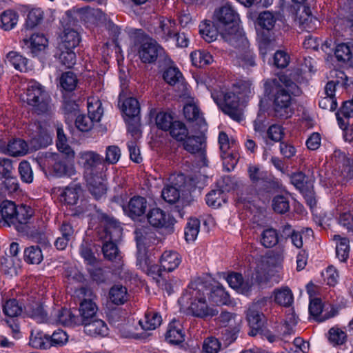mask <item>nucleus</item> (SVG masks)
Instances as JSON below:
<instances>
[{"instance_id": "f257e3e1", "label": "nucleus", "mask_w": 353, "mask_h": 353, "mask_svg": "<svg viewBox=\"0 0 353 353\" xmlns=\"http://www.w3.org/2000/svg\"><path fill=\"white\" fill-rule=\"evenodd\" d=\"M212 19L223 40L238 50L236 63L246 68L255 65L254 57L248 50L249 42L241 25L239 14L232 3L225 2L215 8Z\"/></svg>"}, {"instance_id": "f03ea898", "label": "nucleus", "mask_w": 353, "mask_h": 353, "mask_svg": "<svg viewBox=\"0 0 353 353\" xmlns=\"http://www.w3.org/2000/svg\"><path fill=\"white\" fill-rule=\"evenodd\" d=\"M252 83L249 79H241L229 90L219 88L211 92V97L222 112L234 121L240 122L243 119L242 107L245 99L252 94Z\"/></svg>"}, {"instance_id": "7ed1b4c3", "label": "nucleus", "mask_w": 353, "mask_h": 353, "mask_svg": "<svg viewBox=\"0 0 353 353\" xmlns=\"http://www.w3.org/2000/svg\"><path fill=\"white\" fill-rule=\"evenodd\" d=\"M207 288L206 281L199 278L192 281L178 303L181 310L185 311L193 316L208 319L216 316L219 311L214 305H209L205 299Z\"/></svg>"}, {"instance_id": "20e7f679", "label": "nucleus", "mask_w": 353, "mask_h": 353, "mask_svg": "<svg viewBox=\"0 0 353 353\" xmlns=\"http://www.w3.org/2000/svg\"><path fill=\"white\" fill-rule=\"evenodd\" d=\"M265 92L272 95L273 106L276 117L287 119L293 112L291 94L296 93V85L285 74L277 79L267 80L264 83Z\"/></svg>"}, {"instance_id": "39448f33", "label": "nucleus", "mask_w": 353, "mask_h": 353, "mask_svg": "<svg viewBox=\"0 0 353 353\" xmlns=\"http://www.w3.org/2000/svg\"><path fill=\"white\" fill-rule=\"evenodd\" d=\"M135 238L137 247V265L143 272L157 279L161 275V268L148 255L150 248L158 241L154 233L148 228H139L135 231Z\"/></svg>"}, {"instance_id": "423d86ee", "label": "nucleus", "mask_w": 353, "mask_h": 353, "mask_svg": "<svg viewBox=\"0 0 353 353\" xmlns=\"http://www.w3.org/2000/svg\"><path fill=\"white\" fill-rule=\"evenodd\" d=\"M270 270V258L263 256L256 259L255 277L252 275L250 279L245 280L241 274L232 272L227 276L226 281L230 287L238 293L248 296L252 291L254 282L259 283L266 279Z\"/></svg>"}, {"instance_id": "0eeeda50", "label": "nucleus", "mask_w": 353, "mask_h": 353, "mask_svg": "<svg viewBox=\"0 0 353 353\" xmlns=\"http://www.w3.org/2000/svg\"><path fill=\"white\" fill-rule=\"evenodd\" d=\"M33 214V209L27 205H17L13 201H3L0 204V227L14 226L19 230L29 223Z\"/></svg>"}, {"instance_id": "6e6552de", "label": "nucleus", "mask_w": 353, "mask_h": 353, "mask_svg": "<svg viewBox=\"0 0 353 353\" xmlns=\"http://www.w3.org/2000/svg\"><path fill=\"white\" fill-rule=\"evenodd\" d=\"M104 228L99 232V237L103 241L102 250L104 256L114 261L120 257L119 252L115 242L122 235V228L120 223L113 218L103 216Z\"/></svg>"}, {"instance_id": "1a4fd4ad", "label": "nucleus", "mask_w": 353, "mask_h": 353, "mask_svg": "<svg viewBox=\"0 0 353 353\" xmlns=\"http://www.w3.org/2000/svg\"><path fill=\"white\" fill-rule=\"evenodd\" d=\"M36 159L43 172L52 173L57 177H71L76 174L74 165L59 154L39 152Z\"/></svg>"}, {"instance_id": "9d476101", "label": "nucleus", "mask_w": 353, "mask_h": 353, "mask_svg": "<svg viewBox=\"0 0 353 353\" xmlns=\"http://www.w3.org/2000/svg\"><path fill=\"white\" fill-rule=\"evenodd\" d=\"M134 44L137 46L139 58L144 63H152L164 53L157 41L145 35L141 30L134 32Z\"/></svg>"}, {"instance_id": "9b49d317", "label": "nucleus", "mask_w": 353, "mask_h": 353, "mask_svg": "<svg viewBox=\"0 0 353 353\" xmlns=\"http://www.w3.org/2000/svg\"><path fill=\"white\" fill-rule=\"evenodd\" d=\"M50 98L44 87L34 80L28 82L26 101L33 106L38 114L47 112L50 108Z\"/></svg>"}, {"instance_id": "f8f14e48", "label": "nucleus", "mask_w": 353, "mask_h": 353, "mask_svg": "<svg viewBox=\"0 0 353 353\" xmlns=\"http://www.w3.org/2000/svg\"><path fill=\"white\" fill-rule=\"evenodd\" d=\"M78 163L85 170V176H94L103 173L105 169L103 157L92 150L82 151L78 154Z\"/></svg>"}, {"instance_id": "ddd939ff", "label": "nucleus", "mask_w": 353, "mask_h": 353, "mask_svg": "<svg viewBox=\"0 0 353 353\" xmlns=\"http://www.w3.org/2000/svg\"><path fill=\"white\" fill-rule=\"evenodd\" d=\"M28 135L31 137V145L35 149L46 147L52 141L46 123H32L28 128Z\"/></svg>"}, {"instance_id": "4468645a", "label": "nucleus", "mask_w": 353, "mask_h": 353, "mask_svg": "<svg viewBox=\"0 0 353 353\" xmlns=\"http://www.w3.org/2000/svg\"><path fill=\"white\" fill-rule=\"evenodd\" d=\"M23 42L30 50L32 57L41 60L48 53V40L43 34H33L30 38L23 39Z\"/></svg>"}, {"instance_id": "2eb2a0df", "label": "nucleus", "mask_w": 353, "mask_h": 353, "mask_svg": "<svg viewBox=\"0 0 353 353\" xmlns=\"http://www.w3.org/2000/svg\"><path fill=\"white\" fill-rule=\"evenodd\" d=\"M232 179L229 176H225L218 182L219 188L212 190L206 195V203L212 208H216L227 201L225 191H229L232 188L229 185Z\"/></svg>"}, {"instance_id": "dca6fc26", "label": "nucleus", "mask_w": 353, "mask_h": 353, "mask_svg": "<svg viewBox=\"0 0 353 353\" xmlns=\"http://www.w3.org/2000/svg\"><path fill=\"white\" fill-rule=\"evenodd\" d=\"M265 303L266 299L263 298L254 303L248 310L247 320L252 328L250 332V334L252 336L257 335L263 327V314L259 309L264 306Z\"/></svg>"}, {"instance_id": "f3484780", "label": "nucleus", "mask_w": 353, "mask_h": 353, "mask_svg": "<svg viewBox=\"0 0 353 353\" xmlns=\"http://www.w3.org/2000/svg\"><path fill=\"white\" fill-rule=\"evenodd\" d=\"M147 219L148 223L157 228H167L174 225V219L170 214L159 208L150 210Z\"/></svg>"}, {"instance_id": "a211bd4d", "label": "nucleus", "mask_w": 353, "mask_h": 353, "mask_svg": "<svg viewBox=\"0 0 353 353\" xmlns=\"http://www.w3.org/2000/svg\"><path fill=\"white\" fill-rule=\"evenodd\" d=\"M61 203L65 205H75L79 199L82 190L77 183H70L66 187L59 188L57 190Z\"/></svg>"}, {"instance_id": "6ab92c4d", "label": "nucleus", "mask_w": 353, "mask_h": 353, "mask_svg": "<svg viewBox=\"0 0 353 353\" xmlns=\"http://www.w3.org/2000/svg\"><path fill=\"white\" fill-rule=\"evenodd\" d=\"M147 208V201L145 198L140 196H135L130 199L127 205L123 207L125 214L135 219L145 212Z\"/></svg>"}, {"instance_id": "aec40b11", "label": "nucleus", "mask_w": 353, "mask_h": 353, "mask_svg": "<svg viewBox=\"0 0 353 353\" xmlns=\"http://www.w3.org/2000/svg\"><path fill=\"white\" fill-rule=\"evenodd\" d=\"M49 323L70 326L78 323V317L70 309L61 308L54 310Z\"/></svg>"}, {"instance_id": "412c9836", "label": "nucleus", "mask_w": 353, "mask_h": 353, "mask_svg": "<svg viewBox=\"0 0 353 353\" xmlns=\"http://www.w3.org/2000/svg\"><path fill=\"white\" fill-rule=\"evenodd\" d=\"M85 179L90 193L96 199H99L105 194L107 187L103 173L86 176Z\"/></svg>"}, {"instance_id": "4be33fe9", "label": "nucleus", "mask_w": 353, "mask_h": 353, "mask_svg": "<svg viewBox=\"0 0 353 353\" xmlns=\"http://www.w3.org/2000/svg\"><path fill=\"white\" fill-rule=\"evenodd\" d=\"M74 17L85 23L92 22L101 19L103 12L99 9H93L90 7L74 8L71 10Z\"/></svg>"}, {"instance_id": "5701e85b", "label": "nucleus", "mask_w": 353, "mask_h": 353, "mask_svg": "<svg viewBox=\"0 0 353 353\" xmlns=\"http://www.w3.org/2000/svg\"><path fill=\"white\" fill-rule=\"evenodd\" d=\"M204 139L201 136L188 137L183 143L184 149L188 152L196 154L199 153L202 159V165H206V160L203 151Z\"/></svg>"}, {"instance_id": "b1692460", "label": "nucleus", "mask_w": 353, "mask_h": 353, "mask_svg": "<svg viewBox=\"0 0 353 353\" xmlns=\"http://www.w3.org/2000/svg\"><path fill=\"white\" fill-rule=\"evenodd\" d=\"M84 332L94 336H105L108 334V327L106 323L97 319H92L88 321H83Z\"/></svg>"}, {"instance_id": "393cba45", "label": "nucleus", "mask_w": 353, "mask_h": 353, "mask_svg": "<svg viewBox=\"0 0 353 353\" xmlns=\"http://www.w3.org/2000/svg\"><path fill=\"white\" fill-rule=\"evenodd\" d=\"M183 113L185 117L189 120L196 123L199 127L205 125V121L197 105V101L194 99H190L183 108Z\"/></svg>"}, {"instance_id": "a878e982", "label": "nucleus", "mask_w": 353, "mask_h": 353, "mask_svg": "<svg viewBox=\"0 0 353 353\" xmlns=\"http://www.w3.org/2000/svg\"><path fill=\"white\" fill-rule=\"evenodd\" d=\"M181 261V257L177 252L166 250L160 259L161 268L164 271L172 272L179 267Z\"/></svg>"}, {"instance_id": "bb28decb", "label": "nucleus", "mask_w": 353, "mask_h": 353, "mask_svg": "<svg viewBox=\"0 0 353 353\" xmlns=\"http://www.w3.org/2000/svg\"><path fill=\"white\" fill-rule=\"evenodd\" d=\"M272 298L275 303L284 307L290 306L293 302V294L287 286L276 288Z\"/></svg>"}, {"instance_id": "cd10ccee", "label": "nucleus", "mask_w": 353, "mask_h": 353, "mask_svg": "<svg viewBox=\"0 0 353 353\" xmlns=\"http://www.w3.org/2000/svg\"><path fill=\"white\" fill-rule=\"evenodd\" d=\"M332 160L341 167L343 166V170L340 175L337 176V182L343 183L345 179L348 176V174L350 171V160L347 159L345 153L341 152L340 150H335L332 154Z\"/></svg>"}, {"instance_id": "c85d7f7f", "label": "nucleus", "mask_w": 353, "mask_h": 353, "mask_svg": "<svg viewBox=\"0 0 353 353\" xmlns=\"http://www.w3.org/2000/svg\"><path fill=\"white\" fill-rule=\"evenodd\" d=\"M29 344L34 348L48 349L50 347V336L39 330H32Z\"/></svg>"}, {"instance_id": "c756f323", "label": "nucleus", "mask_w": 353, "mask_h": 353, "mask_svg": "<svg viewBox=\"0 0 353 353\" xmlns=\"http://www.w3.org/2000/svg\"><path fill=\"white\" fill-rule=\"evenodd\" d=\"M350 207L341 201L336 208V213L339 215V223L348 231L353 230V216L350 213Z\"/></svg>"}, {"instance_id": "7c9ffc66", "label": "nucleus", "mask_w": 353, "mask_h": 353, "mask_svg": "<svg viewBox=\"0 0 353 353\" xmlns=\"http://www.w3.org/2000/svg\"><path fill=\"white\" fill-rule=\"evenodd\" d=\"M165 340L171 344H179L184 341V334L179 321H172L165 334Z\"/></svg>"}, {"instance_id": "2f4dec72", "label": "nucleus", "mask_w": 353, "mask_h": 353, "mask_svg": "<svg viewBox=\"0 0 353 353\" xmlns=\"http://www.w3.org/2000/svg\"><path fill=\"white\" fill-rule=\"evenodd\" d=\"M208 291L205 294L210 292L209 301L210 303H214L216 305H227L230 301V296L225 290L221 285H216L212 289H209L207 286Z\"/></svg>"}, {"instance_id": "473e14b6", "label": "nucleus", "mask_w": 353, "mask_h": 353, "mask_svg": "<svg viewBox=\"0 0 353 353\" xmlns=\"http://www.w3.org/2000/svg\"><path fill=\"white\" fill-rule=\"evenodd\" d=\"M334 54L339 61L351 65L353 59V43L350 42L337 45Z\"/></svg>"}, {"instance_id": "72a5a7b5", "label": "nucleus", "mask_w": 353, "mask_h": 353, "mask_svg": "<svg viewBox=\"0 0 353 353\" xmlns=\"http://www.w3.org/2000/svg\"><path fill=\"white\" fill-rule=\"evenodd\" d=\"M192 63L197 68H202L211 64L214 61L212 54L205 50H196L190 53Z\"/></svg>"}, {"instance_id": "f704fd0d", "label": "nucleus", "mask_w": 353, "mask_h": 353, "mask_svg": "<svg viewBox=\"0 0 353 353\" xmlns=\"http://www.w3.org/2000/svg\"><path fill=\"white\" fill-rule=\"evenodd\" d=\"M3 152L13 157L23 156L28 152V145L21 139H13L8 142Z\"/></svg>"}, {"instance_id": "c9c22d12", "label": "nucleus", "mask_w": 353, "mask_h": 353, "mask_svg": "<svg viewBox=\"0 0 353 353\" xmlns=\"http://www.w3.org/2000/svg\"><path fill=\"white\" fill-rule=\"evenodd\" d=\"M334 239L336 241V257L341 262L346 261L349 257L350 250L349 239L340 235H334Z\"/></svg>"}, {"instance_id": "e433bc0d", "label": "nucleus", "mask_w": 353, "mask_h": 353, "mask_svg": "<svg viewBox=\"0 0 353 353\" xmlns=\"http://www.w3.org/2000/svg\"><path fill=\"white\" fill-rule=\"evenodd\" d=\"M327 340L334 347L344 345L347 341V334L343 329L334 326L327 332Z\"/></svg>"}, {"instance_id": "4c0bfd02", "label": "nucleus", "mask_w": 353, "mask_h": 353, "mask_svg": "<svg viewBox=\"0 0 353 353\" xmlns=\"http://www.w3.org/2000/svg\"><path fill=\"white\" fill-rule=\"evenodd\" d=\"M61 39L60 48H64L65 50L74 49L80 42L79 33L71 29H65L61 37Z\"/></svg>"}, {"instance_id": "58836bf2", "label": "nucleus", "mask_w": 353, "mask_h": 353, "mask_svg": "<svg viewBox=\"0 0 353 353\" xmlns=\"http://www.w3.org/2000/svg\"><path fill=\"white\" fill-rule=\"evenodd\" d=\"M19 21L18 14L12 10H6L0 14V28L9 31L15 28Z\"/></svg>"}, {"instance_id": "ea45409f", "label": "nucleus", "mask_w": 353, "mask_h": 353, "mask_svg": "<svg viewBox=\"0 0 353 353\" xmlns=\"http://www.w3.org/2000/svg\"><path fill=\"white\" fill-rule=\"evenodd\" d=\"M127 288L121 285H113L109 291V301L115 305H121L128 300Z\"/></svg>"}, {"instance_id": "a19ab883", "label": "nucleus", "mask_w": 353, "mask_h": 353, "mask_svg": "<svg viewBox=\"0 0 353 353\" xmlns=\"http://www.w3.org/2000/svg\"><path fill=\"white\" fill-rule=\"evenodd\" d=\"M88 112L92 119L96 122L100 121L103 114V109L101 101L98 97H88L87 101Z\"/></svg>"}, {"instance_id": "79ce46f5", "label": "nucleus", "mask_w": 353, "mask_h": 353, "mask_svg": "<svg viewBox=\"0 0 353 353\" xmlns=\"http://www.w3.org/2000/svg\"><path fill=\"white\" fill-rule=\"evenodd\" d=\"M219 144L221 152V157L223 159V164H225L228 162V159H230L232 161L230 166L233 168L236 163V160L228 152L230 149L229 139L225 132H221L219 133Z\"/></svg>"}, {"instance_id": "37998d69", "label": "nucleus", "mask_w": 353, "mask_h": 353, "mask_svg": "<svg viewBox=\"0 0 353 353\" xmlns=\"http://www.w3.org/2000/svg\"><path fill=\"white\" fill-rule=\"evenodd\" d=\"M162 322V318L159 313L148 312L143 319L139 321V324L145 330H152L158 327Z\"/></svg>"}, {"instance_id": "c03bdc74", "label": "nucleus", "mask_w": 353, "mask_h": 353, "mask_svg": "<svg viewBox=\"0 0 353 353\" xmlns=\"http://www.w3.org/2000/svg\"><path fill=\"white\" fill-rule=\"evenodd\" d=\"M97 311V307L95 303L90 299H84L80 304L79 312L82 317V323L83 321H88L94 318Z\"/></svg>"}, {"instance_id": "a18cd8bd", "label": "nucleus", "mask_w": 353, "mask_h": 353, "mask_svg": "<svg viewBox=\"0 0 353 353\" xmlns=\"http://www.w3.org/2000/svg\"><path fill=\"white\" fill-rule=\"evenodd\" d=\"M57 148L58 150L65 154L68 158L73 159L74 157V152L68 144L67 138L63 132V128L57 127Z\"/></svg>"}, {"instance_id": "49530a36", "label": "nucleus", "mask_w": 353, "mask_h": 353, "mask_svg": "<svg viewBox=\"0 0 353 353\" xmlns=\"http://www.w3.org/2000/svg\"><path fill=\"white\" fill-rule=\"evenodd\" d=\"M219 30L215 26H212L210 21H204L199 25V33L202 38L207 42L215 41Z\"/></svg>"}, {"instance_id": "de8ad7c7", "label": "nucleus", "mask_w": 353, "mask_h": 353, "mask_svg": "<svg viewBox=\"0 0 353 353\" xmlns=\"http://www.w3.org/2000/svg\"><path fill=\"white\" fill-rule=\"evenodd\" d=\"M121 110L125 117L135 118L140 112L139 103L137 99L134 97L127 98L122 103Z\"/></svg>"}, {"instance_id": "09e8293b", "label": "nucleus", "mask_w": 353, "mask_h": 353, "mask_svg": "<svg viewBox=\"0 0 353 353\" xmlns=\"http://www.w3.org/2000/svg\"><path fill=\"white\" fill-rule=\"evenodd\" d=\"M77 83L78 79L76 74L70 71L62 73L59 79L60 87L67 92H72L75 90Z\"/></svg>"}, {"instance_id": "8fccbe9b", "label": "nucleus", "mask_w": 353, "mask_h": 353, "mask_svg": "<svg viewBox=\"0 0 353 353\" xmlns=\"http://www.w3.org/2000/svg\"><path fill=\"white\" fill-rule=\"evenodd\" d=\"M219 321L221 326H234L232 333L230 337L226 339V340H229L230 342L234 341L236 339V334L238 332L237 327L236 326V325L237 324L236 321V315H234L233 314L227 312H221V314L219 316Z\"/></svg>"}, {"instance_id": "3c124183", "label": "nucleus", "mask_w": 353, "mask_h": 353, "mask_svg": "<svg viewBox=\"0 0 353 353\" xmlns=\"http://www.w3.org/2000/svg\"><path fill=\"white\" fill-rule=\"evenodd\" d=\"M7 60L13 67L20 72H27L28 60L17 52H10L7 54Z\"/></svg>"}, {"instance_id": "603ef678", "label": "nucleus", "mask_w": 353, "mask_h": 353, "mask_svg": "<svg viewBox=\"0 0 353 353\" xmlns=\"http://www.w3.org/2000/svg\"><path fill=\"white\" fill-rule=\"evenodd\" d=\"M303 14V15H301L299 20L305 30L308 32L313 30L320 24L319 21L311 14L309 8H304Z\"/></svg>"}, {"instance_id": "864d4df0", "label": "nucleus", "mask_w": 353, "mask_h": 353, "mask_svg": "<svg viewBox=\"0 0 353 353\" xmlns=\"http://www.w3.org/2000/svg\"><path fill=\"white\" fill-rule=\"evenodd\" d=\"M171 137L177 141H184L188 136V130L181 121H175L169 130Z\"/></svg>"}, {"instance_id": "5fc2aeb1", "label": "nucleus", "mask_w": 353, "mask_h": 353, "mask_svg": "<svg viewBox=\"0 0 353 353\" xmlns=\"http://www.w3.org/2000/svg\"><path fill=\"white\" fill-rule=\"evenodd\" d=\"M279 242V236L276 230L268 228L261 235V243L265 248H272Z\"/></svg>"}, {"instance_id": "6e6d98bb", "label": "nucleus", "mask_w": 353, "mask_h": 353, "mask_svg": "<svg viewBox=\"0 0 353 353\" xmlns=\"http://www.w3.org/2000/svg\"><path fill=\"white\" fill-rule=\"evenodd\" d=\"M273 210L279 214H284L290 210L289 199L287 195L280 194L274 196L272 201Z\"/></svg>"}, {"instance_id": "4d7b16f0", "label": "nucleus", "mask_w": 353, "mask_h": 353, "mask_svg": "<svg viewBox=\"0 0 353 353\" xmlns=\"http://www.w3.org/2000/svg\"><path fill=\"white\" fill-rule=\"evenodd\" d=\"M200 221L197 219H190L185 228V238L188 242L196 240L199 232Z\"/></svg>"}, {"instance_id": "13d9d810", "label": "nucleus", "mask_w": 353, "mask_h": 353, "mask_svg": "<svg viewBox=\"0 0 353 353\" xmlns=\"http://www.w3.org/2000/svg\"><path fill=\"white\" fill-rule=\"evenodd\" d=\"M276 18L275 15L270 11L261 12L257 18V24L263 29L272 30L276 23Z\"/></svg>"}, {"instance_id": "bf43d9fd", "label": "nucleus", "mask_w": 353, "mask_h": 353, "mask_svg": "<svg viewBox=\"0 0 353 353\" xmlns=\"http://www.w3.org/2000/svg\"><path fill=\"white\" fill-rule=\"evenodd\" d=\"M323 306L322 305L321 299H313L310 301L309 305V312L311 315H312L319 321H323L329 319L335 315L334 312H332L331 314H329L328 316L324 315L321 316V314L323 313Z\"/></svg>"}, {"instance_id": "052dcab7", "label": "nucleus", "mask_w": 353, "mask_h": 353, "mask_svg": "<svg viewBox=\"0 0 353 353\" xmlns=\"http://www.w3.org/2000/svg\"><path fill=\"white\" fill-rule=\"evenodd\" d=\"M24 259L27 263L39 264L43 260V254L38 246H30L25 250Z\"/></svg>"}, {"instance_id": "680f3d73", "label": "nucleus", "mask_w": 353, "mask_h": 353, "mask_svg": "<svg viewBox=\"0 0 353 353\" xmlns=\"http://www.w3.org/2000/svg\"><path fill=\"white\" fill-rule=\"evenodd\" d=\"M161 29L163 32L162 37L166 41L172 39L177 32L175 21L170 19H164L161 22Z\"/></svg>"}, {"instance_id": "e2e57ef3", "label": "nucleus", "mask_w": 353, "mask_h": 353, "mask_svg": "<svg viewBox=\"0 0 353 353\" xmlns=\"http://www.w3.org/2000/svg\"><path fill=\"white\" fill-rule=\"evenodd\" d=\"M156 124L157 126L163 130H169L172 126V123L174 122L173 118L170 113L161 112L156 116Z\"/></svg>"}, {"instance_id": "0e129e2a", "label": "nucleus", "mask_w": 353, "mask_h": 353, "mask_svg": "<svg viewBox=\"0 0 353 353\" xmlns=\"http://www.w3.org/2000/svg\"><path fill=\"white\" fill-rule=\"evenodd\" d=\"M163 79L170 85H175L182 79V74L176 67H170L163 74Z\"/></svg>"}, {"instance_id": "69168bd1", "label": "nucleus", "mask_w": 353, "mask_h": 353, "mask_svg": "<svg viewBox=\"0 0 353 353\" xmlns=\"http://www.w3.org/2000/svg\"><path fill=\"white\" fill-rule=\"evenodd\" d=\"M248 174L253 183L265 181L268 178V172L261 170L259 165H250L248 167Z\"/></svg>"}, {"instance_id": "338daca9", "label": "nucleus", "mask_w": 353, "mask_h": 353, "mask_svg": "<svg viewBox=\"0 0 353 353\" xmlns=\"http://www.w3.org/2000/svg\"><path fill=\"white\" fill-rule=\"evenodd\" d=\"M161 196L168 203H175L180 196V190L178 188L167 185L162 190Z\"/></svg>"}, {"instance_id": "774afa93", "label": "nucleus", "mask_w": 353, "mask_h": 353, "mask_svg": "<svg viewBox=\"0 0 353 353\" xmlns=\"http://www.w3.org/2000/svg\"><path fill=\"white\" fill-rule=\"evenodd\" d=\"M28 313L30 317L37 323H49L50 318L48 317L42 305H37L36 307L32 308Z\"/></svg>"}]
</instances>
